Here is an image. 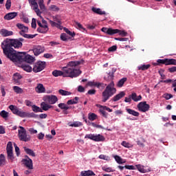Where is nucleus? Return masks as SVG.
Returning a JSON list of instances; mask_svg holds the SVG:
<instances>
[{
    "label": "nucleus",
    "instance_id": "nucleus-12",
    "mask_svg": "<svg viewBox=\"0 0 176 176\" xmlns=\"http://www.w3.org/2000/svg\"><path fill=\"white\" fill-rule=\"evenodd\" d=\"M44 101H46L47 102H49V104L53 105L58 101V98L54 95H47L44 98Z\"/></svg>",
    "mask_w": 176,
    "mask_h": 176
},
{
    "label": "nucleus",
    "instance_id": "nucleus-10",
    "mask_svg": "<svg viewBox=\"0 0 176 176\" xmlns=\"http://www.w3.org/2000/svg\"><path fill=\"white\" fill-rule=\"evenodd\" d=\"M46 67V62L38 61L35 63L33 67L34 72H41V71H43Z\"/></svg>",
    "mask_w": 176,
    "mask_h": 176
},
{
    "label": "nucleus",
    "instance_id": "nucleus-22",
    "mask_svg": "<svg viewBox=\"0 0 176 176\" xmlns=\"http://www.w3.org/2000/svg\"><path fill=\"white\" fill-rule=\"evenodd\" d=\"M35 90L36 91V93H45V91H46V89L45 88V87L43 86V84H37V86L35 88Z\"/></svg>",
    "mask_w": 176,
    "mask_h": 176
},
{
    "label": "nucleus",
    "instance_id": "nucleus-5",
    "mask_svg": "<svg viewBox=\"0 0 176 176\" xmlns=\"http://www.w3.org/2000/svg\"><path fill=\"white\" fill-rule=\"evenodd\" d=\"M30 6H33V10L36 13L37 16H41L42 12L45 11V4L43 3V0H28ZM39 8L41 10H39Z\"/></svg>",
    "mask_w": 176,
    "mask_h": 176
},
{
    "label": "nucleus",
    "instance_id": "nucleus-39",
    "mask_svg": "<svg viewBox=\"0 0 176 176\" xmlns=\"http://www.w3.org/2000/svg\"><path fill=\"white\" fill-rule=\"evenodd\" d=\"M70 127H80L83 126V124L79 121H75L72 124H69Z\"/></svg>",
    "mask_w": 176,
    "mask_h": 176
},
{
    "label": "nucleus",
    "instance_id": "nucleus-23",
    "mask_svg": "<svg viewBox=\"0 0 176 176\" xmlns=\"http://www.w3.org/2000/svg\"><path fill=\"white\" fill-rule=\"evenodd\" d=\"M20 67L26 72H31V71H32V67L28 64L22 63Z\"/></svg>",
    "mask_w": 176,
    "mask_h": 176
},
{
    "label": "nucleus",
    "instance_id": "nucleus-44",
    "mask_svg": "<svg viewBox=\"0 0 176 176\" xmlns=\"http://www.w3.org/2000/svg\"><path fill=\"white\" fill-rule=\"evenodd\" d=\"M75 26L76 28L81 30V31H86V28H83V25L77 21H75Z\"/></svg>",
    "mask_w": 176,
    "mask_h": 176
},
{
    "label": "nucleus",
    "instance_id": "nucleus-61",
    "mask_svg": "<svg viewBox=\"0 0 176 176\" xmlns=\"http://www.w3.org/2000/svg\"><path fill=\"white\" fill-rule=\"evenodd\" d=\"M78 91L79 93H85V87H83L82 85L78 86Z\"/></svg>",
    "mask_w": 176,
    "mask_h": 176
},
{
    "label": "nucleus",
    "instance_id": "nucleus-40",
    "mask_svg": "<svg viewBox=\"0 0 176 176\" xmlns=\"http://www.w3.org/2000/svg\"><path fill=\"white\" fill-rule=\"evenodd\" d=\"M58 93H59V94H60V96H71V94H72L71 92H69L68 91H65L64 89H59Z\"/></svg>",
    "mask_w": 176,
    "mask_h": 176
},
{
    "label": "nucleus",
    "instance_id": "nucleus-56",
    "mask_svg": "<svg viewBox=\"0 0 176 176\" xmlns=\"http://www.w3.org/2000/svg\"><path fill=\"white\" fill-rule=\"evenodd\" d=\"M116 41H120V42H127L129 38H115Z\"/></svg>",
    "mask_w": 176,
    "mask_h": 176
},
{
    "label": "nucleus",
    "instance_id": "nucleus-6",
    "mask_svg": "<svg viewBox=\"0 0 176 176\" xmlns=\"http://www.w3.org/2000/svg\"><path fill=\"white\" fill-rule=\"evenodd\" d=\"M19 130L18 131V137L20 141H23V142H28L31 140L30 135H27V131L23 126H19Z\"/></svg>",
    "mask_w": 176,
    "mask_h": 176
},
{
    "label": "nucleus",
    "instance_id": "nucleus-41",
    "mask_svg": "<svg viewBox=\"0 0 176 176\" xmlns=\"http://www.w3.org/2000/svg\"><path fill=\"white\" fill-rule=\"evenodd\" d=\"M99 112L104 118H107V116H108V113L105 111V109H104V107L102 106L100 107Z\"/></svg>",
    "mask_w": 176,
    "mask_h": 176
},
{
    "label": "nucleus",
    "instance_id": "nucleus-34",
    "mask_svg": "<svg viewBox=\"0 0 176 176\" xmlns=\"http://www.w3.org/2000/svg\"><path fill=\"white\" fill-rule=\"evenodd\" d=\"M126 82H127V78H122L118 81L117 84L118 87H123V85H124Z\"/></svg>",
    "mask_w": 176,
    "mask_h": 176
},
{
    "label": "nucleus",
    "instance_id": "nucleus-62",
    "mask_svg": "<svg viewBox=\"0 0 176 176\" xmlns=\"http://www.w3.org/2000/svg\"><path fill=\"white\" fill-rule=\"evenodd\" d=\"M158 72H159L162 79H166V75H164V70H160Z\"/></svg>",
    "mask_w": 176,
    "mask_h": 176
},
{
    "label": "nucleus",
    "instance_id": "nucleus-14",
    "mask_svg": "<svg viewBox=\"0 0 176 176\" xmlns=\"http://www.w3.org/2000/svg\"><path fill=\"white\" fill-rule=\"evenodd\" d=\"M25 157L28 159H23L22 162L24 163L25 166L29 168V170H32L34 168V166L32 164V160L28 157V155H25Z\"/></svg>",
    "mask_w": 176,
    "mask_h": 176
},
{
    "label": "nucleus",
    "instance_id": "nucleus-7",
    "mask_svg": "<svg viewBox=\"0 0 176 176\" xmlns=\"http://www.w3.org/2000/svg\"><path fill=\"white\" fill-rule=\"evenodd\" d=\"M85 138H88L89 140H91L92 141H95L96 142H100L102 141H105V138L101 135H94V134H87L85 136Z\"/></svg>",
    "mask_w": 176,
    "mask_h": 176
},
{
    "label": "nucleus",
    "instance_id": "nucleus-18",
    "mask_svg": "<svg viewBox=\"0 0 176 176\" xmlns=\"http://www.w3.org/2000/svg\"><path fill=\"white\" fill-rule=\"evenodd\" d=\"M0 35H1V36H12V35H13V32L12 31H9L6 29H1L0 30Z\"/></svg>",
    "mask_w": 176,
    "mask_h": 176
},
{
    "label": "nucleus",
    "instance_id": "nucleus-26",
    "mask_svg": "<svg viewBox=\"0 0 176 176\" xmlns=\"http://www.w3.org/2000/svg\"><path fill=\"white\" fill-rule=\"evenodd\" d=\"M23 149L24 151L27 153V155H29V156H32V157H35L36 155L32 149L28 148L25 146L23 147Z\"/></svg>",
    "mask_w": 176,
    "mask_h": 176
},
{
    "label": "nucleus",
    "instance_id": "nucleus-46",
    "mask_svg": "<svg viewBox=\"0 0 176 176\" xmlns=\"http://www.w3.org/2000/svg\"><path fill=\"white\" fill-rule=\"evenodd\" d=\"M0 116H1V118H3V119H6V118L9 116V113L5 110H3L0 113Z\"/></svg>",
    "mask_w": 176,
    "mask_h": 176
},
{
    "label": "nucleus",
    "instance_id": "nucleus-27",
    "mask_svg": "<svg viewBox=\"0 0 176 176\" xmlns=\"http://www.w3.org/2000/svg\"><path fill=\"white\" fill-rule=\"evenodd\" d=\"M42 111H49L52 107V105L46 104L45 102H42L41 104Z\"/></svg>",
    "mask_w": 176,
    "mask_h": 176
},
{
    "label": "nucleus",
    "instance_id": "nucleus-16",
    "mask_svg": "<svg viewBox=\"0 0 176 176\" xmlns=\"http://www.w3.org/2000/svg\"><path fill=\"white\" fill-rule=\"evenodd\" d=\"M45 52V47L42 46H36L33 48L34 56H39L41 53Z\"/></svg>",
    "mask_w": 176,
    "mask_h": 176
},
{
    "label": "nucleus",
    "instance_id": "nucleus-58",
    "mask_svg": "<svg viewBox=\"0 0 176 176\" xmlns=\"http://www.w3.org/2000/svg\"><path fill=\"white\" fill-rule=\"evenodd\" d=\"M117 49H118V46L113 45V46L109 47L108 50H109V52H116Z\"/></svg>",
    "mask_w": 176,
    "mask_h": 176
},
{
    "label": "nucleus",
    "instance_id": "nucleus-47",
    "mask_svg": "<svg viewBox=\"0 0 176 176\" xmlns=\"http://www.w3.org/2000/svg\"><path fill=\"white\" fill-rule=\"evenodd\" d=\"M16 115L20 118H26L27 112L19 110Z\"/></svg>",
    "mask_w": 176,
    "mask_h": 176
},
{
    "label": "nucleus",
    "instance_id": "nucleus-49",
    "mask_svg": "<svg viewBox=\"0 0 176 176\" xmlns=\"http://www.w3.org/2000/svg\"><path fill=\"white\" fill-rule=\"evenodd\" d=\"M64 31L68 34V35H69L70 36H72L74 38V36H75L76 34L75 32H71L69 30H68L67 28H64Z\"/></svg>",
    "mask_w": 176,
    "mask_h": 176
},
{
    "label": "nucleus",
    "instance_id": "nucleus-50",
    "mask_svg": "<svg viewBox=\"0 0 176 176\" xmlns=\"http://www.w3.org/2000/svg\"><path fill=\"white\" fill-rule=\"evenodd\" d=\"M11 6H12V0H7L6 3V9H7V10H9Z\"/></svg>",
    "mask_w": 176,
    "mask_h": 176
},
{
    "label": "nucleus",
    "instance_id": "nucleus-63",
    "mask_svg": "<svg viewBox=\"0 0 176 176\" xmlns=\"http://www.w3.org/2000/svg\"><path fill=\"white\" fill-rule=\"evenodd\" d=\"M96 89H90L88 91L87 94L89 96H94V94H96Z\"/></svg>",
    "mask_w": 176,
    "mask_h": 176
},
{
    "label": "nucleus",
    "instance_id": "nucleus-2",
    "mask_svg": "<svg viewBox=\"0 0 176 176\" xmlns=\"http://www.w3.org/2000/svg\"><path fill=\"white\" fill-rule=\"evenodd\" d=\"M22 47L23 43L20 42L17 38L6 40L1 43V47L5 56L10 58L11 61L19 56V52H16L13 47L14 49H20Z\"/></svg>",
    "mask_w": 176,
    "mask_h": 176
},
{
    "label": "nucleus",
    "instance_id": "nucleus-37",
    "mask_svg": "<svg viewBox=\"0 0 176 176\" xmlns=\"http://www.w3.org/2000/svg\"><path fill=\"white\" fill-rule=\"evenodd\" d=\"M88 119L93 122L97 119V115L94 113H89L88 114Z\"/></svg>",
    "mask_w": 176,
    "mask_h": 176
},
{
    "label": "nucleus",
    "instance_id": "nucleus-32",
    "mask_svg": "<svg viewBox=\"0 0 176 176\" xmlns=\"http://www.w3.org/2000/svg\"><path fill=\"white\" fill-rule=\"evenodd\" d=\"M139 71H146V69H149L151 68V65H142L138 67Z\"/></svg>",
    "mask_w": 176,
    "mask_h": 176
},
{
    "label": "nucleus",
    "instance_id": "nucleus-25",
    "mask_svg": "<svg viewBox=\"0 0 176 176\" xmlns=\"http://www.w3.org/2000/svg\"><path fill=\"white\" fill-rule=\"evenodd\" d=\"M92 12L94 13H96V14H100V16H102V14H106L105 11H102L100 8H97L96 7H93L91 8Z\"/></svg>",
    "mask_w": 176,
    "mask_h": 176
},
{
    "label": "nucleus",
    "instance_id": "nucleus-8",
    "mask_svg": "<svg viewBox=\"0 0 176 176\" xmlns=\"http://www.w3.org/2000/svg\"><path fill=\"white\" fill-rule=\"evenodd\" d=\"M164 64V65H176V60L175 59H158L157 60V63H155L154 65H160Z\"/></svg>",
    "mask_w": 176,
    "mask_h": 176
},
{
    "label": "nucleus",
    "instance_id": "nucleus-48",
    "mask_svg": "<svg viewBox=\"0 0 176 176\" xmlns=\"http://www.w3.org/2000/svg\"><path fill=\"white\" fill-rule=\"evenodd\" d=\"M121 145H122V146H124V148H133V145L126 141H123L121 143Z\"/></svg>",
    "mask_w": 176,
    "mask_h": 176
},
{
    "label": "nucleus",
    "instance_id": "nucleus-20",
    "mask_svg": "<svg viewBox=\"0 0 176 176\" xmlns=\"http://www.w3.org/2000/svg\"><path fill=\"white\" fill-rule=\"evenodd\" d=\"M14 17H17V12H10L4 16L5 20H13Z\"/></svg>",
    "mask_w": 176,
    "mask_h": 176
},
{
    "label": "nucleus",
    "instance_id": "nucleus-52",
    "mask_svg": "<svg viewBox=\"0 0 176 176\" xmlns=\"http://www.w3.org/2000/svg\"><path fill=\"white\" fill-rule=\"evenodd\" d=\"M163 98H165V100H170V98H173V95L171 94H164Z\"/></svg>",
    "mask_w": 176,
    "mask_h": 176
},
{
    "label": "nucleus",
    "instance_id": "nucleus-33",
    "mask_svg": "<svg viewBox=\"0 0 176 176\" xmlns=\"http://www.w3.org/2000/svg\"><path fill=\"white\" fill-rule=\"evenodd\" d=\"M21 78H23V76H21V75H20L19 73H15L13 75V80H14L15 83H19V80L21 79Z\"/></svg>",
    "mask_w": 176,
    "mask_h": 176
},
{
    "label": "nucleus",
    "instance_id": "nucleus-57",
    "mask_svg": "<svg viewBox=\"0 0 176 176\" xmlns=\"http://www.w3.org/2000/svg\"><path fill=\"white\" fill-rule=\"evenodd\" d=\"M5 163V155L3 154L0 155V166Z\"/></svg>",
    "mask_w": 176,
    "mask_h": 176
},
{
    "label": "nucleus",
    "instance_id": "nucleus-24",
    "mask_svg": "<svg viewBox=\"0 0 176 176\" xmlns=\"http://www.w3.org/2000/svg\"><path fill=\"white\" fill-rule=\"evenodd\" d=\"M38 32H40L41 34H46L47 31H49V28L47 27V25H44L41 28H38L37 29Z\"/></svg>",
    "mask_w": 176,
    "mask_h": 176
},
{
    "label": "nucleus",
    "instance_id": "nucleus-59",
    "mask_svg": "<svg viewBox=\"0 0 176 176\" xmlns=\"http://www.w3.org/2000/svg\"><path fill=\"white\" fill-rule=\"evenodd\" d=\"M60 39H61V41H67L68 38H67V34H65V33L61 34H60Z\"/></svg>",
    "mask_w": 176,
    "mask_h": 176
},
{
    "label": "nucleus",
    "instance_id": "nucleus-55",
    "mask_svg": "<svg viewBox=\"0 0 176 176\" xmlns=\"http://www.w3.org/2000/svg\"><path fill=\"white\" fill-rule=\"evenodd\" d=\"M124 167L126 170H137V168L133 165H126Z\"/></svg>",
    "mask_w": 176,
    "mask_h": 176
},
{
    "label": "nucleus",
    "instance_id": "nucleus-36",
    "mask_svg": "<svg viewBox=\"0 0 176 176\" xmlns=\"http://www.w3.org/2000/svg\"><path fill=\"white\" fill-rule=\"evenodd\" d=\"M25 118H34V119H38L39 118V115L35 114L34 113H28L26 112V117Z\"/></svg>",
    "mask_w": 176,
    "mask_h": 176
},
{
    "label": "nucleus",
    "instance_id": "nucleus-13",
    "mask_svg": "<svg viewBox=\"0 0 176 176\" xmlns=\"http://www.w3.org/2000/svg\"><path fill=\"white\" fill-rule=\"evenodd\" d=\"M101 31L104 32V34H107V35H115V34H118V32H119V29L102 28Z\"/></svg>",
    "mask_w": 176,
    "mask_h": 176
},
{
    "label": "nucleus",
    "instance_id": "nucleus-4",
    "mask_svg": "<svg viewBox=\"0 0 176 176\" xmlns=\"http://www.w3.org/2000/svg\"><path fill=\"white\" fill-rule=\"evenodd\" d=\"M12 61L13 63H28V64H32L35 61V58L31 55L27 54L25 52H18V55Z\"/></svg>",
    "mask_w": 176,
    "mask_h": 176
},
{
    "label": "nucleus",
    "instance_id": "nucleus-15",
    "mask_svg": "<svg viewBox=\"0 0 176 176\" xmlns=\"http://www.w3.org/2000/svg\"><path fill=\"white\" fill-rule=\"evenodd\" d=\"M137 170L140 171V173H150L151 171V168L148 166H144L141 164L135 165Z\"/></svg>",
    "mask_w": 176,
    "mask_h": 176
},
{
    "label": "nucleus",
    "instance_id": "nucleus-29",
    "mask_svg": "<svg viewBox=\"0 0 176 176\" xmlns=\"http://www.w3.org/2000/svg\"><path fill=\"white\" fill-rule=\"evenodd\" d=\"M79 101V97L76 96L73 100H69L67 102V105H74V104H78Z\"/></svg>",
    "mask_w": 176,
    "mask_h": 176
},
{
    "label": "nucleus",
    "instance_id": "nucleus-3",
    "mask_svg": "<svg viewBox=\"0 0 176 176\" xmlns=\"http://www.w3.org/2000/svg\"><path fill=\"white\" fill-rule=\"evenodd\" d=\"M116 94V88H115V83L111 81L105 88L102 93V102H107L112 96Z\"/></svg>",
    "mask_w": 176,
    "mask_h": 176
},
{
    "label": "nucleus",
    "instance_id": "nucleus-31",
    "mask_svg": "<svg viewBox=\"0 0 176 176\" xmlns=\"http://www.w3.org/2000/svg\"><path fill=\"white\" fill-rule=\"evenodd\" d=\"M102 83L101 82H96L94 81H89L87 82V86H90L91 87H93V86H96V87H100Z\"/></svg>",
    "mask_w": 176,
    "mask_h": 176
},
{
    "label": "nucleus",
    "instance_id": "nucleus-38",
    "mask_svg": "<svg viewBox=\"0 0 176 176\" xmlns=\"http://www.w3.org/2000/svg\"><path fill=\"white\" fill-rule=\"evenodd\" d=\"M113 74L111 72L109 73H107V76H104V80H112L113 79Z\"/></svg>",
    "mask_w": 176,
    "mask_h": 176
},
{
    "label": "nucleus",
    "instance_id": "nucleus-54",
    "mask_svg": "<svg viewBox=\"0 0 176 176\" xmlns=\"http://www.w3.org/2000/svg\"><path fill=\"white\" fill-rule=\"evenodd\" d=\"M14 148H15V152L16 153V156H20V148L19 146H17V144H14Z\"/></svg>",
    "mask_w": 176,
    "mask_h": 176
},
{
    "label": "nucleus",
    "instance_id": "nucleus-21",
    "mask_svg": "<svg viewBox=\"0 0 176 176\" xmlns=\"http://www.w3.org/2000/svg\"><path fill=\"white\" fill-rule=\"evenodd\" d=\"M131 98L135 102H138V101H141V100H142V96L141 95L137 96V94H135V92H133L131 94Z\"/></svg>",
    "mask_w": 176,
    "mask_h": 176
},
{
    "label": "nucleus",
    "instance_id": "nucleus-30",
    "mask_svg": "<svg viewBox=\"0 0 176 176\" xmlns=\"http://www.w3.org/2000/svg\"><path fill=\"white\" fill-rule=\"evenodd\" d=\"M126 112L129 113V115H132L133 116H140V113L133 110L131 109H126Z\"/></svg>",
    "mask_w": 176,
    "mask_h": 176
},
{
    "label": "nucleus",
    "instance_id": "nucleus-35",
    "mask_svg": "<svg viewBox=\"0 0 176 176\" xmlns=\"http://www.w3.org/2000/svg\"><path fill=\"white\" fill-rule=\"evenodd\" d=\"M32 109L33 111V112H35V113H38V112H43V111L41 109V107L33 104L32 106Z\"/></svg>",
    "mask_w": 176,
    "mask_h": 176
},
{
    "label": "nucleus",
    "instance_id": "nucleus-51",
    "mask_svg": "<svg viewBox=\"0 0 176 176\" xmlns=\"http://www.w3.org/2000/svg\"><path fill=\"white\" fill-rule=\"evenodd\" d=\"M36 36V34H25L24 38H26L27 39H34Z\"/></svg>",
    "mask_w": 176,
    "mask_h": 176
},
{
    "label": "nucleus",
    "instance_id": "nucleus-53",
    "mask_svg": "<svg viewBox=\"0 0 176 176\" xmlns=\"http://www.w3.org/2000/svg\"><path fill=\"white\" fill-rule=\"evenodd\" d=\"M117 34H119V35H121V36H127V32H126L124 30H118V32H117Z\"/></svg>",
    "mask_w": 176,
    "mask_h": 176
},
{
    "label": "nucleus",
    "instance_id": "nucleus-28",
    "mask_svg": "<svg viewBox=\"0 0 176 176\" xmlns=\"http://www.w3.org/2000/svg\"><path fill=\"white\" fill-rule=\"evenodd\" d=\"M9 109H10V111L12 112V113H14V115H17V113H19V108H17L16 106H14L13 104H11L9 106Z\"/></svg>",
    "mask_w": 176,
    "mask_h": 176
},
{
    "label": "nucleus",
    "instance_id": "nucleus-60",
    "mask_svg": "<svg viewBox=\"0 0 176 176\" xmlns=\"http://www.w3.org/2000/svg\"><path fill=\"white\" fill-rule=\"evenodd\" d=\"M32 28H36V20L34 18L32 19Z\"/></svg>",
    "mask_w": 176,
    "mask_h": 176
},
{
    "label": "nucleus",
    "instance_id": "nucleus-11",
    "mask_svg": "<svg viewBox=\"0 0 176 176\" xmlns=\"http://www.w3.org/2000/svg\"><path fill=\"white\" fill-rule=\"evenodd\" d=\"M138 109L140 111V112H148L149 111V108L151 106L148 104H146V102H140L138 104Z\"/></svg>",
    "mask_w": 176,
    "mask_h": 176
},
{
    "label": "nucleus",
    "instance_id": "nucleus-43",
    "mask_svg": "<svg viewBox=\"0 0 176 176\" xmlns=\"http://www.w3.org/2000/svg\"><path fill=\"white\" fill-rule=\"evenodd\" d=\"M13 90L15 93L17 94H23V89L20 88L19 87L17 86H14L13 87Z\"/></svg>",
    "mask_w": 176,
    "mask_h": 176
},
{
    "label": "nucleus",
    "instance_id": "nucleus-1",
    "mask_svg": "<svg viewBox=\"0 0 176 176\" xmlns=\"http://www.w3.org/2000/svg\"><path fill=\"white\" fill-rule=\"evenodd\" d=\"M85 60L81 59L78 61H70L68 63L67 67L63 68V72L60 70H54L52 72L53 76L57 78L58 76H63V78H78L82 71L79 69L78 65L84 64Z\"/></svg>",
    "mask_w": 176,
    "mask_h": 176
},
{
    "label": "nucleus",
    "instance_id": "nucleus-45",
    "mask_svg": "<svg viewBox=\"0 0 176 176\" xmlns=\"http://www.w3.org/2000/svg\"><path fill=\"white\" fill-rule=\"evenodd\" d=\"M50 10L52 12H58L60 10V8L57 7L56 5H51L50 6Z\"/></svg>",
    "mask_w": 176,
    "mask_h": 176
},
{
    "label": "nucleus",
    "instance_id": "nucleus-17",
    "mask_svg": "<svg viewBox=\"0 0 176 176\" xmlns=\"http://www.w3.org/2000/svg\"><path fill=\"white\" fill-rule=\"evenodd\" d=\"M124 96H126V93H124V91H120L118 94L112 98L111 101L116 102V101H119V100L123 98Z\"/></svg>",
    "mask_w": 176,
    "mask_h": 176
},
{
    "label": "nucleus",
    "instance_id": "nucleus-42",
    "mask_svg": "<svg viewBox=\"0 0 176 176\" xmlns=\"http://www.w3.org/2000/svg\"><path fill=\"white\" fill-rule=\"evenodd\" d=\"M114 159L116 162L118 163V164H123V163H125V162H123V159H122V157H120L119 155H115Z\"/></svg>",
    "mask_w": 176,
    "mask_h": 176
},
{
    "label": "nucleus",
    "instance_id": "nucleus-9",
    "mask_svg": "<svg viewBox=\"0 0 176 176\" xmlns=\"http://www.w3.org/2000/svg\"><path fill=\"white\" fill-rule=\"evenodd\" d=\"M6 151L8 160L13 162V160H14V156L13 155V144H12V142H8Z\"/></svg>",
    "mask_w": 176,
    "mask_h": 176
},
{
    "label": "nucleus",
    "instance_id": "nucleus-19",
    "mask_svg": "<svg viewBox=\"0 0 176 176\" xmlns=\"http://www.w3.org/2000/svg\"><path fill=\"white\" fill-rule=\"evenodd\" d=\"M58 108H60V109H63V113L65 115H68V109H69V107L67 104H65V103H59L58 104Z\"/></svg>",
    "mask_w": 176,
    "mask_h": 176
},
{
    "label": "nucleus",
    "instance_id": "nucleus-64",
    "mask_svg": "<svg viewBox=\"0 0 176 176\" xmlns=\"http://www.w3.org/2000/svg\"><path fill=\"white\" fill-rule=\"evenodd\" d=\"M169 72L173 74V72H176V66H173L172 67H170L168 69Z\"/></svg>",
    "mask_w": 176,
    "mask_h": 176
}]
</instances>
